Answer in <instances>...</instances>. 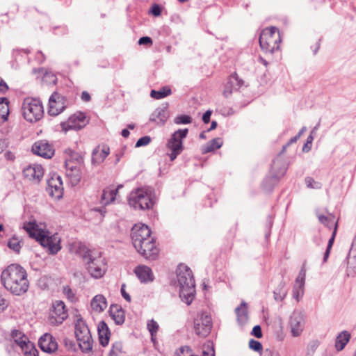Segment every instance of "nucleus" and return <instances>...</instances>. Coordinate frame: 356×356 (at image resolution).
Segmentation results:
<instances>
[{"mask_svg":"<svg viewBox=\"0 0 356 356\" xmlns=\"http://www.w3.org/2000/svg\"><path fill=\"white\" fill-rule=\"evenodd\" d=\"M131 237L134 248H141L143 241L151 236V230L145 224H136L131 229Z\"/></svg>","mask_w":356,"mask_h":356,"instance_id":"f8f14e48","label":"nucleus"},{"mask_svg":"<svg viewBox=\"0 0 356 356\" xmlns=\"http://www.w3.org/2000/svg\"><path fill=\"white\" fill-rule=\"evenodd\" d=\"M177 278L179 296L184 302L190 305L195 293V283L192 270L187 266L180 264L177 268Z\"/></svg>","mask_w":356,"mask_h":356,"instance_id":"7ed1b4c3","label":"nucleus"},{"mask_svg":"<svg viewBox=\"0 0 356 356\" xmlns=\"http://www.w3.org/2000/svg\"><path fill=\"white\" fill-rule=\"evenodd\" d=\"M65 108V98L58 92H54L49 99V114L56 116L63 112Z\"/></svg>","mask_w":356,"mask_h":356,"instance_id":"4468645a","label":"nucleus"},{"mask_svg":"<svg viewBox=\"0 0 356 356\" xmlns=\"http://www.w3.org/2000/svg\"><path fill=\"white\" fill-rule=\"evenodd\" d=\"M211 113H212V111L210 110H208L203 114L202 121L204 122V123L207 124L209 122Z\"/></svg>","mask_w":356,"mask_h":356,"instance_id":"69168bd1","label":"nucleus"},{"mask_svg":"<svg viewBox=\"0 0 356 356\" xmlns=\"http://www.w3.org/2000/svg\"><path fill=\"white\" fill-rule=\"evenodd\" d=\"M289 325L292 337H298L302 333L305 325V315L300 310H294L289 318Z\"/></svg>","mask_w":356,"mask_h":356,"instance_id":"9b49d317","label":"nucleus"},{"mask_svg":"<svg viewBox=\"0 0 356 356\" xmlns=\"http://www.w3.org/2000/svg\"><path fill=\"white\" fill-rule=\"evenodd\" d=\"M316 214L321 223L329 228H331L332 226L334 227V223L337 220H336L335 216L333 214L329 213L328 216H324L319 213L318 211H316Z\"/></svg>","mask_w":356,"mask_h":356,"instance_id":"f704fd0d","label":"nucleus"},{"mask_svg":"<svg viewBox=\"0 0 356 356\" xmlns=\"http://www.w3.org/2000/svg\"><path fill=\"white\" fill-rule=\"evenodd\" d=\"M77 341L82 352L88 353L92 350V339L91 334L78 339Z\"/></svg>","mask_w":356,"mask_h":356,"instance_id":"c9c22d12","label":"nucleus"},{"mask_svg":"<svg viewBox=\"0 0 356 356\" xmlns=\"http://www.w3.org/2000/svg\"><path fill=\"white\" fill-rule=\"evenodd\" d=\"M305 281V270L304 269H301L299 272L298 276L296 279L295 284L293 286L300 289V290H302V289L304 288Z\"/></svg>","mask_w":356,"mask_h":356,"instance_id":"c03bdc74","label":"nucleus"},{"mask_svg":"<svg viewBox=\"0 0 356 356\" xmlns=\"http://www.w3.org/2000/svg\"><path fill=\"white\" fill-rule=\"evenodd\" d=\"M66 175L69 178L72 185H77L81 179V172L79 168L70 161H65Z\"/></svg>","mask_w":356,"mask_h":356,"instance_id":"4be33fe9","label":"nucleus"},{"mask_svg":"<svg viewBox=\"0 0 356 356\" xmlns=\"http://www.w3.org/2000/svg\"><path fill=\"white\" fill-rule=\"evenodd\" d=\"M337 227H338V222H336L334 223V228L333 229L332 236H331L330 238L328 241V243H327V249L331 250V248H332V247L333 245V243H334V238H335V236H336V234H337Z\"/></svg>","mask_w":356,"mask_h":356,"instance_id":"864d4df0","label":"nucleus"},{"mask_svg":"<svg viewBox=\"0 0 356 356\" xmlns=\"http://www.w3.org/2000/svg\"><path fill=\"white\" fill-rule=\"evenodd\" d=\"M88 123L85 113L79 112L71 115L67 121L63 124V129L79 130L86 126Z\"/></svg>","mask_w":356,"mask_h":356,"instance_id":"dca6fc26","label":"nucleus"},{"mask_svg":"<svg viewBox=\"0 0 356 356\" xmlns=\"http://www.w3.org/2000/svg\"><path fill=\"white\" fill-rule=\"evenodd\" d=\"M135 248L144 258L149 260L156 259L159 252V248L155 244V239L154 237L147 238L145 241H143L141 248Z\"/></svg>","mask_w":356,"mask_h":356,"instance_id":"ddd939ff","label":"nucleus"},{"mask_svg":"<svg viewBox=\"0 0 356 356\" xmlns=\"http://www.w3.org/2000/svg\"><path fill=\"white\" fill-rule=\"evenodd\" d=\"M1 280L6 289L15 296L23 295L29 287L27 273L18 264H11L4 269Z\"/></svg>","mask_w":356,"mask_h":356,"instance_id":"f257e3e1","label":"nucleus"},{"mask_svg":"<svg viewBox=\"0 0 356 356\" xmlns=\"http://www.w3.org/2000/svg\"><path fill=\"white\" fill-rule=\"evenodd\" d=\"M32 152L33 154L45 159H50L54 154V149L46 140L35 142L32 146Z\"/></svg>","mask_w":356,"mask_h":356,"instance_id":"6ab92c4d","label":"nucleus"},{"mask_svg":"<svg viewBox=\"0 0 356 356\" xmlns=\"http://www.w3.org/2000/svg\"><path fill=\"white\" fill-rule=\"evenodd\" d=\"M22 350L24 352L25 356H38V350L31 343H28V346Z\"/></svg>","mask_w":356,"mask_h":356,"instance_id":"de8ad7c7","label":"nucleus"},{"mask_svg":"<svg viewBox=\"0 0 356 356\" xmlns=\"http://www.w3.org/2000/svg\"><path fill=\"white\" fill-rule=\"evenodd\" d=\"M259 41L263 51L274 53L279 49L281 42L279 30L275 26L264 29L260 33Z\"/></svg>","mask_w":356,"mask_h":356,"instance_id":"39448f33","label":"nucleus"},{"mask_svg":"<svg viewBox=\"0 0 356 356\" xmlns=\"http://www.w3.org/2000/svg\"><path fill=\"white\" fill-rule=\"evenodd\" d=\"M140 45H151L152 44V40L148 36L141 37L138 40Z\"/></svg>","mask_w":356,"mask_h":356,"instance_id":"4d7b16f0","label":"nucleus"},{"mask_svg":"<svg viewBox=\"0 0 356 356\" xmlns=\"http://www.w3.org/2000/svg\"><path fill=\"white\" fill-rule=\"evenodd\" d=\"M286 290L285 289V283L281 282L278 286L273 292L274 298L276 301H282L286 296Z\"/></svg>","mask_w":356,"mask_h":356,"instance_id":"58836bf2","label":"nucleus"},{"mask_svg":"<svg viewBox=\"0 0 356 356\" xmlns=\"http://www.w3.org/2000/svg\"><path fill=\"white\" fill-rule=\"evenodd\" d=\"M47 191L55 199H60L63 195V186L61 177L58 175H54L47 180Z\"/></svg>","mask_w":356,"mask_h":356,"instance_id":"f3484780","label":"nucleus"},{"mask_svg":"<svg viewBox=\"0 0 356 356\" xmlns=\"http://www.w3.org/2000/svg\"><path fill=\"white\" fill-rule=\"evenodd\" d=\"M211 327V317L205 313L198 314L194 319V331L199 337H207L210 333Z\"/></svg>","mask_w":356,"mask_h":356,"instance_id":"9d476101","label":"nucleus"},{"mask_svg":"<svg viewBox=\"0 0 356 356\" xmlns=\"http://www.w3.org/2000/svg\"><path fill=\"white\" fill-rule=\"evenodd\" d=\"M123 346L120 341H117L113 344L112 348L110 351V356H118V354L122 353Z\"/></svg>","mask_w":356,"mask_h":356,"instance_id":"49530a36","label":"nucleus"},{"mask_svg":"<svg viewBox=\"0 0 356 356\" xmlns=\"http://www.w3.org/2000/svg\"><path fill=\"white\" fill-rule=\"evenodd\" d=\"M150 12L154 16H159L161 13V9L158 4H154Z\"/></svg>","mask_w":356,"mask_h":356,"instance_id":"e2e57ef3","label":"nucleus"},{"mask_svg":"<svg viewBox=\"0 0 356 356\" xmlns=\"http://www.w3.org/2000/svg\"><path fill=\"white\" fill-rule=\"evenodd\" d=\"M147 326L152 337H153L159 330V324L154 319H152L147 322Z\"/></svg>","mask_w":356,"mask_h":356,"instance_id":"09e8293b","label":"nucleus"},{"mask_svg":"<svg viewBox=\"0 0 356 356\" xmlns=\"http://www.w3.org/2000/svg\"><path fill=\"white\" fill-rule=\"evenodd\" d=\"M11 337L15 342L20 346L22 350H24L25 347L28 346V343H31L28 340V338L22 332L17 330H13L12 331Z\"/></svg>","mask_w":356,"mask_h":356,"instance_id":"7c9ffc66","label":"nucleus"},{"mask_svg":"<svg viewBox=\"0 0 356 356\" xmlns=\"http://www.w3.org/2000/svg\"><path fill=\"white\" fill-rule=\"evenodd\" d=\"M97 331L100 344L102 346H107L111 335L107 324L103 321H100L98 324Z\"/></svg>","mask_w":356,"mask_h":356,"instance_id":"a878e982","label":"nucleus"},{"mask_svg":"<svg viewBox=\"0 0 356 356\" xmlns=\"http://www.w3.org/2000/svg\"><path fill=\"white\" fill-rule=\"evenodd\" d=\"M188 133L187 128L178 129L172 134L168 140L166 147L170 151L168 155L171 161H174L183 151V140L187 136Z\"/></svg>","mask_w":356,"mask_h":356,"instance_id":"1a4fd4ad","label":"nucleus"},{"mask_svg":"<svg viewBox=\"0 0 356 356\" xmlns=\"http://www.w3.org/2000/svg\"><path fill=\"white\" fill-rule=\"evenodd\" d=\"M150 142H151L150 136H145L140 138L137 140V142L136 143V147H142V146H145V145H148Z\"/></svg>","mask_w":356,"mask_h":356,"instance_id":"603ef678","label":"nucleus"},{"mask_svg":"<svg viewBox=\"0 0 356 356\" xmlns=\"http://www.w3.org/2000/svg\"><path fill=\"white\" fill-rule=\"evenodd\" d=\"M40 349L48 353H54L58 348V343L56 339L49 333L44 334L38 341Z\"/></svg>","mask_w":356,"mask_h":356,"instance_id":"412c9836","label":"nucleus"},{"mask_svg":"<svg viewBox=\"0 0 356 356\" xmlns=\"http://www.w3.org/2000/svg\"><path fill=\"white\" fill-rule=\"evenodd\" d=\"M67 314L63 301H56L53 304V309L50 312L49 322L51 324H60L67 318Z\"/></svg>","mask_w":356,"mask_h":356,"instance_id":"2eb2a0df","label":"nucleus"},{"mask_svg":"<svg viewBox=\"0 0 356 356\" xmlns=\"http://www.w3.org/2000/svg\"><path fill=\"white\" fill-rule=\"evenodd\" d=\"M63 293L65 296L71 301H73L75 296L74 293H73L72 290L70 289V286H63Z\"/></svg>","mask_w":356,"mask_h":356,"instance_id":"6e6d98bb","label":"nucleus"},{"mask_svg":"<svg viewBox=\"0 0 356 356\" xmlns=\"http://www.w3.org/2000/svg\"><path fill=\"white\" fill-rule=\"evenodd\" d=\"M222 143V140L220 138H213L202 147V154H207L213 152L220 148Z\"/></svg>","mask_w":356,"mask_h":356,"instance_id":"473e14b6","label":"nucleus"},{"mask_svg":"<svg viewBox=\"0 0 356 356\" xmlns=\"http://www.w3.org/2000/svg\"><path fill=\"white\" fill-rule=\"evenodd\" d=\"M303 294V289L302 290H300V289L294 287L293 289V297L297 300V301L299 300V297L302 296Z\"/></svg>","mask_w":356,"mask_h":356,"instance_id":"680f3d73","label":"nucleus"},{"mask_svg":"<svg viewBox=\"0 0 356 356\" xmlns=\"http://www.w3.org/2000/svg\"><path fill=\"white\" fill-rule=\"evenodd\" d=\"M171 94V90L167 87H163L159 90H152L150 92V96L156 99H160L167 97Z\"/></svg>","mask_w":356,"mask_h":356,"instance_id":"a19ab883","label":"nucleus"},{"mask_svg":"<svg viewBox=\"0 0 356 356\" xmlns=\"http://www.w3.org/2000/svg\"><path fill=\"white\" fill-rule=\"evenodd\" d=\"M314 136L309 134L307 138V141L302 147L303 152H309L311 149L312 143L314 140Z\"/></svg>","mask_w":356,"mask_h":356,"instance_id":"5fc2aeb1","label":"nucleus"},{"mask_svg":"<svg viewBox=\"0 0 356 356\" xmlns=\"http://www.w3.org/2000/svg\"><path fill=\"white\" fill-rule=\"evenodd\" d=\"M243 84V81L238 79L236 74L230 76L228 82L225 86V88L223 91L225 97H228L232 93V90H237Z\"/></svg>","mask_w":356,"mask_h":356,"instance_id":"bb28decb","label":"nucleus"},{"mask_svg":"<svg viewBox=\"0 0 356 356\" xmlns=\"http://www.w3.org/2000/svg\"><path fill=\"white\" fill-rule=\"evenodd\" d=\"M298 139L299 138L297 136L291 138L290 140L283 146L278 156L273 161L270 170L271 175L266 177L263 182L264 188L266 191H270L278 182L280 179L285 175L287 170V166L284 161L280 157V155L283 154L291 144L296 143Z\"/></svg>","mask_w":356,"mask_h":356,"instance_id":"20e7f679","label":"nucleus"},{"mask_svg":"<svg viewBox=\"0 0 356 356\" xmlns=\"http://www.w3.org/2000/svg\"><path fill=\"white\" fill-rule=\"evenodd\" d=\"M249 347L250 349H252L254 351H257V352H259L262 350L261 343L259 341L254 340L253 339L250 340Z\"/></svg>","mask_w":356,"mask_h":356,"instance_id":"3c124183","label":"nucleus"},{"mask_svg":"<svg viewBox=\"0 0 356 356\" xmlns=\"http://www.w3.org/2000/svg\"><path fill=\"white\" fill-rule=\"evenodd\" d=\"M29 236L35 238L40 244L47 249L50 254H56L61 249L60 238L57 233H51L39 227L35 222H29L24 226Z\"/></svg>","mask_w":356,"mask_h":356,"instance_id":"f03ea898","label":"nucleus"},{"mask_svg":"<svg viewBox=\"0 0 356 356\" xmlns=\"http://www.w3.org/2000/svg\"><path fill=\"white\" fill-rule=\"evenodd\" d=\"M251 334L252 335H254V337H256L257 338H261L262 337V332H261V328L260 327V325H255L252 330V332Z\"/></svg>","mask_w":356,"mask_h":356,"instance_id":"13d9d810","label":"nucleus"},{"mask_svg":"<svg viewBox=\"0 0 356 356\" xmlns=\"http://www.w3.org/2000/svg\"><path fill=\"white\" fill-rule=\"evenodd\" d=\"M351 334L348 331L343 330L337 335L334 347L337 351H341L344 349L346 344L349 342Z\"/></svg>","mask_w":356,"mask_h":356,"instance_id":"c85d7f7f","label":"nucleus"},{"mask_svg":"<svg viewBox=\"0 0 356 356\" xmlns=\"http://www.w3.org/2000/svg\"><path fill=\"white\" fill-rule=\"evenodd\" d=\"M75 334L76 339L90 335L88 326L83 321L78 322L75 325Z\"/></svg>","mask_w":356,"mask_h":356,"instance_id":"e433bc0d","label":"nucleus"},{"mask_svg":"<svg viewBox=\"0 0 356 356\" xmlns=\"http://www.w3.org/2000/svg\"><path fill=\"white\" fill-rule=\"evenodd\" d=\"M235 312L237 315L238 322L240 324H243L248 321L247 305L245 302H242L240 306L236 308Z\"/></svg>","mask_w":356,"mask_h":356,"instance_id":"72a5a7b5","label":"nucleus"},{"mask_svg":"<svg viewBox=\"0 0 356 356\" xmlns=\"http://www.w3.org/2000/svg\"><path fill=\"white\" fill-rule=\"evenodd\" d=\"M70 252L79 256L84 262L86 259H91L90 257H92L95 250H90L85 243L81 241H74L70 245Z\"/></svg>","mask_w":356,"mask_h":356,"instance_id":"a211bd4d","label":"nucleus"},{"mask_svg":"<svg viewBox=\"0 0 356 356\" xmlns=\"http://www.w3.org/2000/svg\"><path fill=\"white\" fill-rule=\"evenodd\" d=\"M117 193L118 188L112 189L108 187L104 189L101 197L102 204L106 205L113 202L115 199Z\"/></svg>","mask_w":356,"mask_h":356,"instance_id":"2f4dec72","label":"nucleus"},{"mask_svg":"<svg viewBox=\"0 0 356 356\" xmlns=\"http://www.w3.org/2000/svg\"><path fill=\"white\" fill-rule=\"evenodd\" d=\"M120 291H121V294H122V296L127 301V302H131V296L130 295L125 291V284H123L122 286H121V289H120Z\"/></svg>","mask_w":356,"mask_h":356,"instance_id":"0e129e2a","label":"nucleus"},{"mask_svg":"<svg viewBox=\"0 0 356 356\" xmlns=\"http://www.w3.org/2000/svg\"><path fill=\"white\" fill-rule=\"evenodd\" d=\"M66 152L69 154L70 158L66 159L65 161H70L71 163H74L76 165L77 164L83 162V158L79 153L74 152L72 149H68Z\"/></svg>","mask_w":356,"mask_h":356,"instance_id":"79ce46f5","label":"nucleus"},{"mask_svg":"<svg viewBox=\"0 0 356 356\" xmlns=\"http://www.w3.org/2000/svg\"><path fill=\"white\" fill-rule=\"evenodd\" d=\"M192 350L188 346H182L175 353L174 356H192Z\"/></svg>","mask_w":356,"mask_h":356,"instance_id":"8fccbe9b","label":"nucleus"},{"mask_svg":"<svg viewBox=\"0 0 356 356\" xmlns=\"http://www.w3.org/2000/svg\"><path fill=\"white\" fill-rule=\"evenodd\" d=\"M318 346V341H313L310 342L307 347L308 353H314L316 351Z\"/></svg>","mask_w":356,"mask_h":356,"instance_id":"052dcab7","label":"nucleus"},{"mask_svg":"<svg viewBox=\"0 0 356 356\" xmlns=\"http://www.w3.org/2000/svg\"><path fill=\"white\" fill-rule=\"evenodd\" d=\"M90 259H86L83 264L91 277L98 279L104 276L106 273V261L102 253L95 251Z\"/></svg>","mask_w":356,"mask_h":356,"instance_id":"6e6552de","label":"nucleus"},{"mask_svg":"<svg viewBox=\"0 0 356 356\" xmlns=\"http://www.w3.org/2000/svg\"><path fill=\"white\" fill-rule=\"evenodd\" d=\"M128 202L131 207L140 210L149 209L154 205L150 193L145 188L132 191L128 197Z\"/></svg>","mask_w":356,"mask_h":356,"instance_id":"0eeeda50","label":"nucleus"},{"mask_svg":"<svg viewBox=\"0 0 356 356\" xmlns=\"http://www.w3.org/2000/svg\"><path fill=\"white\" fill-rule=\"evenodd\" d=\"M192 118L187 115H180L174 119V122L177 124H187L191 122Z\"/></svg>","mask_w":356,"mask_h":356,"instance_id":"a18cd8bd","label":"nucleus"},{"mask_svg":"<svg viewBox=\"0 0 356 356\" xmlns=\"http://www.w3.org/2000/svg\"><path fill=\"white\" fill-rule=\"evenodd\" d=\"M8 247L14 252L19 253L22 248L21 241L18 238L13 236L8 241Z\"/></svg>","mask_w":356,"mask_h":356,"instance_id":"37998d69","label":"nucleus"},{"mask_svg":"<svg viewBox=\"0 0 356 356\" xmlns=\"http://www.w3.org/2000/svg\"><path fill=\"white\" fill-rule=\"evenodd\" d=\"M109 147H104L102 151H99V147L95 148L92 154V163L93 165H99L102 163L104 159L109 154Z\"/></svg>","mask_w":356,"mask_h":356,"instance_id":"c756f323","label":"nucleus"},{"mask_svg":"<svg viewBox=\"0 0 356 356\" xmlns=\"http://www.w3.org/2000/svg\"><path fill=\"white\" fill-rule=\"evenodd\" d=\"M169 117L166 106L159 107L152 113L149 121L154 122L157 124L163 125Z\"/></svg>","mask_w":356,"mask_h":356,"instance_id":"b1692460","label":"nucleus"},{"mask_svg":"<svg viewBox=\"0 0 356 356\" xmlns=\"http://www.w3.org/2000/svg\"><path fill=\"white\" fill-rule=\"evenodd\" d=\"M348 268H347V275L354 277L356 274V254H351L350 256H348Z\"/></svg>","mask_w":356,"mask_h":356,"instance_id":"ea45409f","label":"nucleus"},{"mask_svg":"<svg viewBox=\"0 0 356 356\" xmlns=\"http://www.w3.org/2000/svg\"><path fill=\"white\" fill-rule=\"evenodd\" d=\"M351 254H356V235L355 236V237L353 238V243L351 245V248H350V252H349V256H350Z\"/></svg>","mask_w":356,"mask_h":356,"instance_id":"774afa93","label":"nucleus"},{"mask_svg":"<svg viewBox=\"0 0 356 356\" xmlns=\"http://www.w3.org/2000/svg\"><path fill=\"white\" fill-rule=\"evenodd\" d=\"M8 90L7 83L0 77V91L5 93Z\"/></svg>","mask_w":356,"mask_h":356,"instance_id":"338daca9","label":"nucleus"},{"mask_svg":"<svg viewBox=\"0 0 356 356\" xmlns=\"http://www.w3.org/2000/svg\"><path fill=\"white\" fill-rule=\"evenodd\" d=\"M23 174L26 179L39 183L44 175V170L42 165L34 164L25 168Z\"/></svg>","mask_w":356,"mask_h":356,"instance_id":"aec40b11","label":"nucleus"},{"mask_svg":"<svg viewBox=\"0 0 356 356\" xmlns=\"http://www.w3.org/2000/svg\"><path fill=\"white\" fill-rule=\"evenodd\" d=\"M9 115V106L8 99L5 97L0 98V122H5L8 120Z\"/></svg>","mask_w":356,"mask_h":356,"instance_id":"4c0bfd02","label":"nucleus"},{"mask_svg":"<svg viewBox=\"0 0 356 356\" xmlns=\"http://www.w3.org/2000/svg\"><path fill=\"white\" fill-rule=\"evenodd\" d=\"M22 111L24 119L31 122L40 120L44 114L40 100L31 97L24 99L22 105Z\"/></svg>","mask_w":356,"mask_h":356,"instance_id":"423d86ee","label":"nucleus"},{"mask_svg":"<svg viewBox=\"0 0 356 356\" xmlns=\"http://www.w3.org/2000/svg\"><path fill=\"white\" fill-rule=\"evenodd\" d=\"M90 306L93 311L100 313L103 312L107 307L106 299L102 294L96 295L92 299Z\"/></svg>","mask_w":356,"mask_h":356,"instance_id":"cd10ccee","label":"nucleus"},{"mask_svg":"<svg viewBox=\"0 0 356 356\" xmlns=\"http://www.w3.org/2000/svg\"><path fill=\"white\" fill-rule=\"evenodd\" d=\"M305 183L307 186V187L309 188H320V186H315V184H319L318 183H316L314 179L311 178V177H307L305 179Z\"/></svg>","mask_w":356,"mask_h":356,"instance_id":"bf43d9fd","label":"nucleus"},{"mask_svg":"<svg viewBox=\"0 0 356 356\" xmlns=\"http://www.w3.org/2000/svg\"><path fill=\"white\" fill-rule=\"evenodd\" d=\"M134 273L142 283L150 282L154 280L152 270L148 266H138L135 268Z\"/></svg>","mask_w":356,"mask_h":356,"instance_id":"5701e85b","label":"nucleus"},{"mask_svg":"<svg viewBox=\"0 0 356 356\" xmlns=\"http://www.w3.org/2000/svg\"><path fill=\"white\" fill-rule=\"evenodd\" d=\"M109 314L111 318L117 325H122L125 320L124 311L118 305H111L109 309Z\"/></svg>","mask_w":356,"mask_h":356,"instance_id":"393cba45","label":"nucleus"}]
</instances>
